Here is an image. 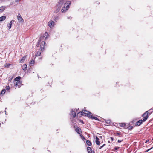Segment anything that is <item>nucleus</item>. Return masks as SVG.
Returning <instances> with one entry per match:
<instances>
[{
	"label": "nucleus",
	"mask_w": 153,
	"mask_h": 153,
	"mask_svg": "<svg viewBox=\"0 0 153 153\" xmlns=\"http://www.w3.org/2000/svg\"><path fill=\"white\" fill-rule=\"evenodd\" d=\"M71 1H67L66 0H59L58 6L61 7L63 6L61 10L62 13L65 12L69 8V5L71 4Z\"/></svg>",
	"instance_id": "f257e3e1"
},
{
	"label": "nucleus",
	"mask_w": 153,
	"mask_h": 153,
	"mask_svg": "<svg viewBox=\"0 0 153 153\" xmlns=\"http://www.w3.org/2000/svg\"><path fill=\"white\" fill-rule=\"evenodd\" d=\"M48 26L51 29L53 28L55 25V23L54 21L52 20H50L48 23Z\"/></svg>",
	"instance_id": "f03ea898"
},
{
	"label": "nucleus",
	"mask_w": 153,
	"mask_h": 153,
	"mask_svg": "<svg viewBox=\"0 0 153 153\" xmlns=\"http://www.w3.org/2000/svg\"><path fill=\"white\" fill-rule=\"evenodd\" d=\"M83 111H82V112H79L78 113L77 115H79L80 113L81 115H83L84 114H85V116H86V115L88 117V115L89 114H91V113L90 112L86 111V110H84V112H83Z\"/></svg>",
	"instance_id": "7ed1b4c3"
},
{
	"label": "nucleus",
	"mask_w": 153,
	"mask_h": 153,
	"mask_svg": "<svg viewBox=\"0 0 153 153\" xmlns=\"http://www.w3.org/2000/svg\"><path fill=\"white\" fill-rule=\"evenodd\" d=\"M118 125L121 127H123L125 128H127L129 125V124L128 123H117V125Z\"/></svg>",
	"instance_id": "20e7f679"
},
{
	"label": "nucleus",
	"mask_w": 153,
	"mask_h": 153,
	"mask_svg": "<svg viewBox=\"0 0 153 153\" xmlns=\"http://www.w3.org/2000/svg\"><path fill=\"white\" fill-rule=\"evenodd\" d=\"M149 110L146 111L143 114V116L144 117V118L143 120V122L145 121L147 119L149 115H148V112Z\"/></svg>",
	"instance_id": "39448f33"
},
{
	"label": "nucleus",
	"mask_w": 153,
	"mask_h": 153,
	"mask_svg": "<svg viewBox=\"0 0 153 153\" xmlns=\"http://www.w3.org/2000/svg\"><path fill=\"white\" fill-rule=\"evenodd\" d=\"M17 19L20 22H23V20L22 17L20 13H18L17 16Z\"/></svg>",
	"instance_id": "423d86ee"
},
{
	"label": "nucleus",
	"mask_w": 153,
	"mask_h": 153,
	"mask_svg": "<svg viewBox=\"0 0 153 153\" xmlns=\"http://www.w3.org/2000/svg\"><path fill=\"white\" fill-rule=\"evenodd\" d=\"M14 84H15L16 87L20 88L21 86V82L20 81H19V82H14Z\"/></svg>",
	"instance_id": "0eeeda50"
},
{
	"label": "nucleus",
	"mask_w": 153,
	"mask_h": 153,
	"mask_svg": "<svg viewBox=\"0 0 153 153\" xmlns=\"http://www.w3.org/2000/svg\"><path fill=\"white\" fill-rule=\"evenodd\" d=\"M48 36L49 35L48 33L47 32H45L43 35L42 38L44 39H45L48 38Z\"/></svg>",
	"instance_id": "6e6552de"
},
{
	"label": "nucleus",
	"mask_w": 153,
	"mask_h": 153,
	"mask_svg": "<svg viewBox=\"0 0 153 153\" xmlns=\"http://www.w3.org/2000/svg\"><path fill=\"white\" fill-rule=\"evenodd\" d=\"M60 19V17L59 16L56 15L55 16L53 17L54 20L56 22L57 21Z\"/></svg>",
	"instance_id": "1a4fd4ad"
},
{
	"label": "nucleus",
	"mask_w": 153,
	"mask_h": 153,
	"mask_svg": "<svg viewBox=\"0 0 153 153\" xmlns=\"http://www.w3.org/2000/svg\"><path fill=\"white\" fill-rule=\"evenodd\" d=\"M61 7L59 6H58V5L56 7V10H55L54 11V12L55 13H57L58 12H59L60 9H61Z\"/></svg>",
	"instance_id": "9d476101"
},
{
	"label": "nucleus",
	"mask_w": 153,
	"mask_h": 153,
	"mask_svg": "<svg viewBox=\"0 0 153 153\" xmlns=\"http://www.w3.org/2000/svg\"><path fill=\"white\" fill-rule=\"evenodd\" d=\"M71 115L73 117H75L76 116V113L75 111H74L73 110H71Z\"/></svg>",
	"instance_id": "9b49d317"
},
{
	"label": "nucleus",
	"mask_w": 153,
	"mask_h": 153,
	"mask_svg": "<svg viewBox=\"0 0 153 153\" xmlns=\"http://www.w3.org/2000/svg\"><path fill=\"white\" fill-rule=\"evenodd\" d=\"M88 117L97 120H99V119L97 117L93 116L91 114H89L88 115Z\"/></svg>",
	"instance_id": "f8f14e48"
},
{
	"label": "nucleus",
	"mask_w": 153,
	"mask_h": 153,
	"mask_svg": "<svg viewBox=\"0 0 153 153\" xmlns=\"http://www.w3.org/2000/svg\"><path fill=\"white\" fill-rule=\"evenodd\" d=\"M75 131L78 134H80V133L81 132L80 131V128L79 127H77L75 129Z\"/></svg>",
	"instance_id": "ddd939ff"
},
{
	"label": "nucleus",
	"mask_w": 153,
	"mask_h": 153,
	"mask_svg": "<svg viewBox=\"0 0 153 153\" xmlns=\"http://www.w3.org/2000/svg\"><path fill=\"white\" fill-rule=\"evenodd\" d=\"M99 138L97 137H96V140H95V142L96 144L97 145H100V142L99 141Z\"/></svg>",
	"instance_id": "4468645a"
},
{
	"label": "nucleus",
	"mask_w": 153,
	"mask_h": 153,
	"mask_svg": "<svg viewBox=\"0 0 153 153\" xmlns=\"http://www.w3.org/2000/svg\"><path fill=\"white\" fill-rule=\"evenodd\" d=\"M21 79V77L19 76H17L14 79V82H19V81H20V79Z\"/></svg>",
	"instance_id": "2eb2a0df"
},
{
	"label": "nucleus",
	"mask_w": 153,
	"mask_h": 153,
	"mask_svg": "<svg viewBox=\"0 0 153 153\" xmlns=\"http://www.w3.org/2000/svg\"><path fill=\"white\" fill-rule=\"evenodd\" d=\"M12 22V21H11L10 23L7 25V26L8 28V29H10L11 27V25Z\"/></svg>",
	"instance_id": "dca6fc26"
},
{
	"label": "nucleus",
	"mask_w": 153,
	"mask_h": 153,
	"mask_svg": "<svg viewBox=\"0 0 153 153\" xmlns=\"http://www.w3.org/2000/svg\"><path fill=\"white\" fill-rule=\"evenodd\" d=\"M27 68V65L26 64H24L22 66V69L24 70H26Z\"/></svg>",
	"instance_id": "f3484780"
},
{
	"label": "nucleus",
	"mask_w": 153,
	"mask_h": 153,
	"mask_svg": "<svg viewBox=\"0 0 153 153\" xmlns=\"http://www.w3.org/2000/svg\"><path fill=\"white\" fill-rule=\"evenodd\" d=\"M142 122L143 120H140L136 123V124L137 126H139L142 123Z\"/></svg>",
	"instance_id": "a211bd4d"
},
{
	"label": "nucleus",
	"mask_w": 153,
	"mask_h": 153,
	"mask_svg": "<svg viewBox=\"0 0 153 153\" xmlns=\"http://www.w3.org/2000/svg\"><path fill=\"white\" fill-rule=\"evenodd\" d=\"M6 18V17L3 16L1 17H0V21H2L3 20H4Z\"/></svg>",
	"instance_id": "6ab92c4d"
},
{
	"label": "nucleus",
	"mask_w": 153,
	"mask_h": 153,
	"mask_svg": "<svg viewBox=\"0 0 153 153\" xmlns=\"http://www.w3.org/2000/svg\"><path fill=\"white\" fill-rule=\"evenodd\" d=\"M5 7L4 6H2L0 7V13L4 11L5 10Z\"/></svg>",
	"instance_id": "aec40b11"
},
{
	"label": "nucleus",
	"mask_w": 153,
	"mask_h": 153,
	"mask_svg": "<svg viewBox=\"0 0 153 153\" xmlns=\"http://www.w3.org/2000/svg\"><path fill=\"white\" fill-rule=\"evenodd\" d=\"M91 150L92 149L91 147H87V151L88 153H91L93 152Z\"/></svg>",
	"instance_id": "412c9836"
},
{
	"label": "nucleus",
	"mask_w": 153,
	"mask_h": 153,
	"mask_svg": "<svg viewBox=\"0 0 153 153\" xmlns=\"http://www.w3.org/2000/svg\"><path fill=\"white\" fill-rule=\"evenodd\" d=\"M35 62V61L34 60H32L30 62V66H32L34 64Z\"/></svg>",
	"instance_id": "4be33fe9"
},
{
	"label": "nucleus",
	"mask_w": 153,
	"mask_h": 153,
	"mask_svg": "<svg viewBox=\"0 0 153 153\" xmlns=\"http://www.w3.org/2000/svg\"><path fill=\"white\" fill-rule=\"evenodd\" d=\"M105 123L107 124H110L111 123V122L109 120H105Z\"/></svg>",
	"instance_id": "5701e85b"
},
{
	"label": "nucleus",
	"mask_w": 153,
	"mask_h": 153,
	"mask_svg": "<svg viewBox=\"0 0 153 153\" xmlns=\"http://www.w3.org/2000/svg\"><path fill=\"white\" fill-rule=\"evenodd\" d=\"M86 143L88 146H91V142L88 140H86Z\"/></svg>",
	"instance_id": "b1692460"
},
{
	"label": "nucleus",
	"mask_w": 153,
	"mask_h": 153,
	"mask_svg": "<svg viewBox=\"0 0 153 153\" xmlns=\"http://www.w3.org/2000/svg\"><path fill=\"white\" fill-rule=\"evenodd\" d=\"M26 58V56H23V57L21 59V60L20 61V62H23L25 60V59Z\"/></svg>",
	"instance_id": "393cba45"
},
{
	"label": "nucleus",
	"mask_w": 153,
	"mask_h": 153,
	"mask_svg": "<svg viewBox=\"0 0 153 153\" xmlns=\"http://www.w3.org/2000/svg\"><path fill=\"white\" fill-rule=\"evenodd\" d=\"M41 54V52L40 51H38L37 53L36 54L35 56H40Z\"/></svg>",
	"instance_id": "a878e982"
},
{
	"label": "nucleus",
	"mask_w": 153,
	"mask_h": 153,
	"mask_svg": "<svg viewBox=\"0 0 153 153\" xmlns=\"http://www.w3.org/2000/svg\"><path fill=\"white\" fill-rule=\"evenodd\" d=\"M10 65H11L10 64L6 63L4 65V66L5 67L8 68L10 66Z\"/></svg>",
	"instance_id": "bb28decb"
},
{
	"label": "nucleus",
	"mask_w": 153,
	"mask_h": 153,
	"mask_svg": "<svg viewBox=\"0 0 153 153\" xmlns=\"http://www.w3.org/2000/svg\"><path fill=\"white\" fill-rule=\"evenodd\" d=\"M5 89H3L1 91V94H3L5 93Z\"/></svg>",
	"instance_id": "cd10ccee"
},
{
	"label": "nucleus",
	"mask_w": 153,
	"mask_h": 153,
	"mask_svg": "<svg viewBox=\"0 0 153 153\" xmlns=\"http://www.w3.org/2000/svg\"><path fill=\"white\" fill-rule=\"evenodd\" d=\"M80 136H81V137L82 139V140L84 141L85 140H86V139L84 137V136L82 135V134H80Z\"/></svg>",
	"instance_id": "c85d7f7f"
},
{
	"label": "nucleus",
	"mask_w": 153,
	"mask_h": 153,
	"mask_svg": "<svg viewBox=\"0 0 153 153\" xmlns=\"http://www.w3.org/2000/svg\"><path fill=\"white\" fill-rule=\"evenodd\" d=\"M10 88V87L9 86H7L6 87V90L8 91Z\"/></svg>",
	"instance_id": "c756f323"
},
{
	"label": "nucleus",
	"mask_w": 153,
	"mask_h": 153,
	"mask_svg": "<svg viewBox=\"0 0 153 153\" xmlns=\"http://www.w3.org/2000/svg\"><path fill=\"white\" fill-rule=\"evenodd\" d=\"M42 45L44 44V45H43V47L45 46V44H46V43L45 41H43L42 42Z\"/></svg>",
	"instance_id": "7c9ffc66"
},
{
	"label": "nucleus",
	"mask_w": 153,
	"mask_h": 153,
	"mask_svg": "<svg viewBox=\"0 0 153 153\" xmlns=\"http://www.w3.org/2000/svg\"><path fill=\"white\" fill-rule=\"evenodd\" d=\"M12 78H13V77H9L8 78L9 81L10 82L12 80Z\"/></svg>",
	"instance_id": "2f4dec72"
},
{
	"label": "nucleus",
	"mask_w": 153,
	"mask_h": 153,
	"mask_svg": "<svg viewBox=\"0 0 153 153\" xmlns=\"http://www.w3.org/2000/svg\"><path fill=\"white\" fill-rule=\"evenodd\" d=\"M105 144H104L102 146H100L99 148V149H101V148H102V147H103L105 146Z\"/></svg>",
	"instance_id": "473e14b6"
},
{
	"label": "nucleus",
	"mask_w": 153,
	"mask_h": 153,
	"mask_svg": "<svg viewBox=\"0 0 153 153\" xmlns=\"http://www.w3.org/2000/svg\"><path fill=\"white\" fill-rule=\"evenodd\" d=\"M132 127H133L132 126H129V125L128 128V129H132Z\"/></svg>",
	"instance_id": "72a5a7b5"
},
{
	"label": "nucleus",
	"mask_w": 153,
	"mask_h": 153,
	"mask_svg": "<svg viewBox=\"0 0 153 153\" xmlns=\"http://www.w3.org/2000/svg\"><path fill=\"white\" fill-rule=\"evenodd\" d=\"M153 111V110H151L150 111H149L148 114L149 113V114H151Z\"/></svg>",
	"instance_id": "f704fd0d"
},
{
	"label": "nucleus",
	"mask_w": 153,
	"mask_h": 153,
	"mask_svg": "<svg viewBox=\"0 0 153 153\" xmlns=\"http://www.w3.org/2000/svg\"><path fill=\"white\" fill-rule=\"evenodd\" d=\"M116 134L117 135H120L121 134L120 132H117Z\"/></svg>",
	"instance_id": "c9c22d12"
},
{
	"label": "nucleus",
	"mask_w": 153,
	"mask_h": 153,
	"mask_svg": "<svg viewBox=\"0 0 153 153\" xmlns=\"http://www.w3.org/2000/svg\"><path fill=\"white\" fill-rule=\"evenodd\" d=\"M153 148V147H151V148L147 150L146 151V152H149V150H151Z\"/></svg>",
	"instance_id": "e433bc0d"
},
{
	"label": "nucleus",
	"mask_w": 153,
	"mask_h": 153,
	"mask_svg": "<svg viewBox=\"0 0 153 153\" xmlns=\"http://www.w3.org/2000/svg\"><path fill=\"white\" fill-rule=\"evenodd\" d=\"M20 1V0H15V2H16L19 3Z\"/></svg>",
	"instance_id": "4c0bfd02"
},
{
	"label": "nucleus",
	"mask_w": 153,
	"mask_h": 153,
	"mask_svg": "<svg viewBox=\"0 0 153 153\" xmlns=\"http://www.w3.org/2000/svg\"><path fill=\"white\" fill-rule=\"evenodd\" d=\"M41 50L42 51L44 49V47H42V46L41 47Z\"/></svg>",
	"instance_id": "58836bf2"
},
{
	"label": "nucleus",
	"mask_w": 153,
	"mask_h": 153,
	"mask_svg": "<svg viewBox=\"0 0 153 153\" xmlns=\"http://www.w3.org/2000/svg\"><path fill=\"white\" fill-rule=\"evenodd\" d=\"M119 148V147H115V150H117L118 148Z\"/></svg>",
	"instance_id": "ea45409f"
},
{
	"label": "nucleus",
	"mask_w": 153,
	"mask_h": 153,
	"mask_svg": "<svg viewBox=\"0 0 153 153\" xmlns=\"http://www.w3.org/2000/svg\"><path fill=\"white\" fill-rule=\"evenodd\" d=\"M122 141L121 140H119L118 141V142L119 143H120Z\"/></svg>",
	"instance_id": "a19ab883"
},
{
	"label": "nucleus",
	"mask_w": 153,
	"mask_h": 153,
	"mask_svg": "<svg viewBox=\"0 0 153 153\" xmlns=\"http://www.w3.org/2000/svg\"><path fill=\"white\" fill-rule=\"evenodd\" d=\"M149 140H147L146 141V142H145V143H147L148 141H149Z\"/></svg>",
	"instance_id": "79ce46f5"
},
{
	"label": "nucleus",
	"mask_w": 153,
	"mask_h": 153,
	"mask_svg": "<svg viewBox=\"0 0 153 153\" xmlns=\"http://www.w3.org/2000/svg\"><path fill=\"white\" fill-rule=\"evenodd\" d=\"M111 139L112 140H113V139H114L112 137H111Z\"/></svg>",
	"instance_id": "37998d69"
},
{
	"label": "nucleus",
	"mask_w": 153,
	"mask_h": 153,
	"mask_svg": "<svg viewBox=\"0 0 153 153\" xmlns=\"http://www.w3.org/2000/svg\"><path fill=\"white\" fill-rule=\"evenodd\" d=\"M81 122H82V123L84 124V122L82 121H81Z\"/></svg>",
	"instance_id": "c03bdc74"
},
{
	"label": "nucleus",
	"mask_w": 153,
	"mask_h": 153,
	"mask_svg": "<svg viewBox=\"0 0 153 153\" xmlns=\"http://www.w3.org/2000/svg\"><path fill=\"white\" fill-rule=\"evenodd\" d=\"M91 153H94V152H92Z\"/></svg>",
	"instance_id": "a18cd8bd"
},
{
	"label": "nucleus",
	"mask_w": 153,
	"mask_h": 153,
	"mask_svg": "<svg viewBox=\"0 0 153 153\" xmlns=\"http://www.w3.org/2000/svg\"><path fill=\"white\" fill-rule=\"evenodd\" d=\"M5 114H6V111H5Z\"/></svg>",
	"instance_id": "49530a36"
},
{
	"label": "nucleus",
	"mask_w": 153,
	"mask_h": 153,
	"mask_svg": "<svg viewBox=\"0 0 153 153\" xmlns=\"http://www.w3.org/2000/svg\"><path fill=\"white\" fill-rule=\"evenodd\" d=\"M108 143H110L109 141H108Z\"/></svg>",
	"instance_id": "de8ad7c7"
},
{
	"label": "nucleus",
	"mask_w": 153,
	"mask_h": 153,
	"mask_svg": "<svg viewBox=\"0 0 153 153\" xmlns=\"http://www.w3.org/2000/svg\"><path fill=\"white\" fill-rule=\"evenodd\" d=\"M152 140H153V139H152Z\"/></svg>",
	"instance_id": "09e8293b"
},
{
	"label": "nucleus",
	"mask_w": 153,
	"mask_h": 153,
	"mask_svg": "<svg viewBox=\"0 0 153 153\" xmlns=\"http://www.w3.org/2000/svg\"><path fill=\"white\" fill-rule=\"evenodd\" d=\"M1 125V124H0V125Z\"/></svg>",
	"instance_id": "8fccbe9b"
}]
</instances>
